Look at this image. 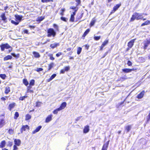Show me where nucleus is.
<instances>
[{"instance_id": "obj_35", "label": "nucleus", "mask_w": 150, "mask_h": 150, "mask_svg": "<svg viewBox=\"0 0 150 150\" xmlns=\"http://www.w3.org/2000/svg\"><path fill=\"white\" fill-rule=\"evenodd\" d=\"M11 54L16 58H18L20 57V54L19 53H18L17 54H15L14 53H11Z\"/></svg>"}, {"instance_id": "obj_33", "label": "nucleus", "mask_w": 150, "mask_h": 150, "mask_svg": "<svg viewBox=\"0 0 150 150\" xmlns=\"http://www.w3.org/2000/svg\"><path fill=\"white\" fill-rule=\"evenodd\" d=\"M31 118V116L29 114H27L25 116V120H30Z\"/></svg>"}, {"instance_id": "obj_24", "label": "nucleus", "mask_w": 150, "mask_h": 150, "mask_svg": "<svg viewBox=\"0 0 150 150\" xmlns=\"http://www.w3.org/2000/svg\"><path fill=\"white\" fill-rule=\"evenodd\" d=\"M54 64L53 62H51L48 65V68L47 71H49L54 66Z\"/></svg>"}, {"instance_id": "obj_3", "label": "nucleus", "mask_w": 150, "mask_h": 150, "mask_svg": "<svg viewBox=\"0 0 150 150\" xmlns=\"http://www.w3.org/2000/svg\"><path fill=\"white\" fill-rule=\"evenodd\" d=\"M47 36L48 37L52 36L54 37L56 35V33L54 29L52 28H49L47 30Z\"/></svg>"}, {"instance_id": "obj_58", "label": "nucleus", "mask_w": 150, "mask_h": 150, "mask_svg": "<svg viewBox=\"0 0 150 150\" xmlns=\"http://www.w3.org/2000/svg\"><path fill=\"white\" fill-rule=\"evenodd\" d=\"M127 64L129 66H131L132 65V62L129 60L128 61Z\"/></svg>"}, {"instance_id": "obj_55", "label": "nucleus", "mask_w": 150, "mask_h": 150, "mask_svg": "<svg viewBox=\"0 0 150 150\" xmlns=\"http://www.w3.org/2000/svg\"><path fill=\"white\" fill-rule=\"evenodd\" d=\"M43 69L41 68H37L35 71L38 72H39L40 71H42L43 70Z\"/></svg>"}, {"instance_id": "obj_1", "label": "nucleus", "mask_w": 150, "mask_h": 150, "mask_svg": "<svg viewBox=\"0 0 150 150\" xmlns=\"http://www.w3.org/2000/svg\"><path fill=\"white\" fill-rule=\"evenodd\" d=\"M142 15L137 12L134 13L132 15L129 21L130 22L133 21L135 20H142L144 21L146 20V18H143Z\"/></svg>"}, {"instance_id": "obj_17", "label": "nucleus", "mask_w": 150, "mask_h": 150, "mask_svg": "<svg viewBox=\"0 0 150 150\" xmlns=\"http://www.w3.org/2000/svg\"><path fill=\"white\" fill-rule=\"evenodd\" d=\"M89 126L88 125L85 126L83 129V132L84 133H86L89 131Z\"/></svg>"}, {"instance_id": "obj_29", "label": "nucleus", "mask_w": 150, "mask_h": 150, "mask_svg": "<svg viewBox=\"0 0 150 150\" xmlns=\"http://www.w3.org/2000/svg\"><path fill=\"white\" fill-rule=\"evenodd\" d=\"M12 59V57L10 55H8L5 57L4 58V61L7 60L9 59Z\"/></svg>"}, {"instance_id": "obj_22", "label": "nucleus", "mask_w": 150, "mask_h": 150, "mask_svg": "<svg viewBox=\"0 0 150 150\" xmlns=\"http://www.w3.org/2000/svg\"><path fill=\"white\" fill-rule=\"evenodd\" d=\"M90 31V29L88 28L84 32L83 34L82 35V37L83 38H85V36Z\"/></svg>"}, {"instance_id": "obj_37", "label": "nucleus", "mask_w": 150, "mask_h": 150, "mask_svg": "<svg viewBox=\"0 0 150 150\" xmlns=\"http://www.w3.org/2000/svg\"><path fill=\"white\" fill-rule=\"evenodd\" d=\"M19 116V114L18 112H16L14 115V116L13 117L14 119L16 120L17 119L18 117Z\"/></svg>"}, {"instance_id": "obj_36", "label": "nucleus", "mask_w": 150, "mask_h": 150, "mask_svg": "<svg viewBox=\"0 0 150 150\" xmlns=\"http://www.w3.org/2000/svg\"><path fill=\"white\" fill-rule=\"evenodd\" d=\"M42 104V102H40L39 101H37L36 103L35 107H40L41 106V105Z\"/></svg>"}, {"instance_id": "obj_27", "label": "nucleus", "mask_w": 150, "mask_h": 150, "mask_svg": "<svg viewBox=\"0 0 150 150\" xmlns=\"http://www.w3.org/2000/svg\"><path fill=\"white\" fill-rule=\"evenodd\" d=\"M131 125H128L125 127V130L127 132H128L129 131L131 128Z\"/></svg>"}, {"instance_id": "obj_21", "label": "nucleus", "mask_w": 150, "mask_h": 150, "mask_svg": "<svg viewBox=\"0 0 150 150\" xmlns=\"http://www.w3.org/2000/svg\"><path fill=\"white\" fill-rule=\"evenodd\" d=\"M56 75H57L56 74H53L49 79L47 80V82H50L54 78L56 77Z\"/></svg>"}, {"instance_id": "obj_16", "label": "nucleus", "mask_w": 150, "mask_h": 150, "mask_svg": "<svg viewBox=\"0 0 150 150\" xmlns=\"http://www.w3.org/2000/svg\"><path fill=\"white\" fill-rule=\"evenodd\" d=\"M59 45V43H55L53 44H51L50 45V47L52 49H54L56 48Z\"/></svg>"}, {"instance_id": "obj_43", "label": "nucleus", "mask_w": 150, "mask_h": 150, "mask_svg": "<svg viewBox=\"0 0 150 150\" xmlns=\"http://www.w3.org/2000/svg\"><path fill=\"white\" fill-rule=\"evenodd\" d=\"M74 16L71 15L70 16V17L69 19V21L70 22H73L74 21Z\"/></svg>"}, {"instance_id": "obj_5", "label": "nucleus", "mask_w": 150, "mask_h": 150, "mask_svg": "<svg viewBox=\"0 0 150 150\" xmlns=\"http://www.w3.org/2000/svg\"><path fill=\"white\" fill-rule=\"evenodd\" d=\"M121 4L120 3L114 6L113 8L112 9L110 12V14H112L114 13L118 8L120 6Z\"/></svg>"}, {"instance_id": "obj_39", "label": "nucleus", "mask_w": 150, "mask_h": 150, "mask_svg": "<svg viewBox=\"0 0 150 150\" xmlns=\"http://www.w3.org/2000/svg\"><path fill=\"white\" fill-rule=\"evenodd\" d=\"M60 109L59 108H57L53 111L52 112L54 114H57L58 112L60 111Z\"/></svg>"}, {"instance_id": "obj_11", "label": "nucleus", "mask_w": 150, "mask_h": 150, "mask_svg": "<svg viewBox=\"0 0 150 150\" xmlns=\"http://www.w3.org/2000/svg\"><path fill=\"white\" fill-rule=\"evenodd\" d=\"M136 39H134L131 40L130 41L128 42L127 44V46L129 48H132L134 45V43Z\"/></svg>"}, {"instance_id": "obj_15", "label": "nucleus", "mask_w": 150, "mask_h": 150, "mask_svg": "<svg viewBox=\"0 0 150 150\" xmlns=\"http://www.w3.org/2000/svg\"><path fill=\"white\" fill-rule=\"evenodd\" d=\"M67 103L66 102H63L60 105V107L59 108L61 110L64 109L67 105Z\"/></svg>"}, {"instance_id": "obj_48", "label": "nucleus", "mask_w": 150, "mask_h": 150, "mask_svg": "<svg viewBox=\"0 0 150 150\" xmlns=\"http://www.w3.org/2000/svg\"><path fill=\"white\" fill-rule=\"evenodd\" d=\"M27 97V96H21L19 98V100H23L25 99Z\"/></svg>"}, {"instance_id": "obj_50", "label": "nucleus", "mask_w": 150, "mask_h": 150, "mask_svg": "<svg viewBox=\"0 0 150 150\" xmlns=\"http://www.w3.org/2000/svg\"><path fill=\"white\" fill-rule=\"evenodd\" d=\"M42 3H47L49 2H53V0H41Z\"/></svg>"}, {"instance_id": "obj_52", "label": "nucleus", "mask_w": 150, "mask_h": 150, "mask_svg": "<svg viewBox=\"0 0 150 150\" xmlns=\"http://www.w3.org/2000/svg\"><path fill=\"white\" fill-rule=\"evenodd\" d=\"M65 71H67L69 70L70 67L69 66H66L64 67V69Z\"/></svg>"}, {"instance_id": "obj_51", "label": "nucleus", "mask_w": 150, "mask_h": 150, "mask_svg": "<svg viewBox=\"0 0 150 150\" xmlns=\"http://www.w3.org/2000/svg\"><path fill=\"white\" fill-rule=\"evenodd\" d=\"M53 27L56 29L57 31L59 30V28L58 26L55 24H54L53 25Z\"/></svg>"}, {"instance_id": "obj_60", "label": "nucleus", "mask_w": 150, "mask_h": 150, "mask_svg": "<svg viewBox=\"0 0 150 150\" xmlns=\"http://www.w3.org/2000/svg\"><path fill=\"white\" fill-rule=\"evenodd\" d=\"M62 54V53L61 52H59L56 54V56L57 57H59Z\"/></svg>"}, {"instance_id": "obj_62", "label": "nucleus", "mask_w": 150, "mask_h": 150, "mask_svg": "<svg viewBox=\"0 0 150 150\" xmlns=\"http://www.w3.org/2000/svg\"><path fill=\"white\" fill-rule=\"evenodd\" d=\"M18 149V148L17 146V145H14L13 146V150H17Z\"/></svg>"}, {"instance_id": "obj_2", "label": "nucleus", "mask_w": 150, "mask_h": 150, "mask_svg": "<svg viewBox=\"0 0 150 150\" xmlns=\"http://www.w3.org/2000/svg\"><path fill=\"white\" fill-rule=\"evenodd\" d=\"M14 16L15 18L16 21L13 20H11V22L13 24L17 25L20 22H21L23 17L22 15H19L18 14L15 15Z\"/></svg>"}, {"instance_id": "obj_63", "label": "nucleus", "mask_w": 150, "mask_h": 150, "mask_svg": "<svg viewBox=\"0 0 150 150\" xmlns=\"http://www.w3.org/2000/svg\"><path fill=\"white\" fill-rule=\"evenodd\" d=\"M7 96H5V97H3L1 98V99L2 100L4 101L6 100V98H7Z\"/></svg>"}, {"instance_id": "obj_46", "label": "nucleus", "mask_w": 150, "mask_h": 150, "mask_svg": "<svg viewBox=\"0 0 150 150\" xmlns=\"http://www.w3.org/2000/svg\"><path fill=\"white\" fill-rule=\"evenodd\" d=\"M70 9H73L74 11H77L78 10V8L76 6H72L70 7Z\"/></svg>"}, {"instance_id": "obj_40", "label": "nucleus", "mask_w": 150, "mask_h": 150, "mask_svg": "<svg viewBox=\"0 0 150 150\" xmlns=\"http://www.w3.org/2000/svg\"><path fill=\"white\" fill-rule=\"evenodd\" d=\"M60 19L62 21H64L65 22H67L68 19V18L63 16H62L60 17Z\"/></svg>"}, {"instance_id": "obj_54", "label": "nucleus", "mask_w": 150, "mask_h": 150, "mask_svg": "<svg viewBox=\"0 0 150 150\" xmlns=\"http://www.w3.org/2000/svg\"><path fill=\"white\" fill-rule=\"evenodd\" d=\"M76 2H77V4L76 5V6L79 5L81 3V0H75Z\"/></svg>"}, {"instance_id": "obj_28", "label": "nucleus", "mask_w": 150, "mask_h": 150, "mask_svg": "<svg viewBox=\"0 0 150 150\" xmlns=\"http://www.w3.org/2000/svg\"><path fill=\"white\" fill-rule=\"evenodd\" d=\"M23 82L26 86H27L29 84L28 82L26 79H23Z\"/></svg>"}, {"instance_id": "obj_57", "label": "nucleus", "mask_w": 150, "mask_h": 150, "mask_svg": "<svg viewBox=\"0 0 150 150\" xmlns=\"http://www.w3.org/2000/svg\"><path fill=\"white\" fill-rule=\"evenodd\" d=\"M31 88H29V87H27V92H28L33 93V90H30V89Z\"/></svg>"}, {"instance_id": "obj_14", "label": "nucleus", "mask_w": 150, "mask_h": 150, "mask_svg": "<svg viewBox=\"0 0 150 150\" xmlns=\"http://www.w3.org/2000/svg\"><path fill=\"white\" fill-rule=\"evenodd\" d=\"M52 114L48 115L46 118L45 122L48 123L52 120Z\"/></svg>"}, {"instance_id": "obj_25", "label": "nucleus", "mask_w": 150, "mask_h": 150, "mask_svg": "<svg viewBox=\"0 0 150 150\" xmlns=\"http://www.w3.org/2000/svg\"><path fill=\"white\" fill-rule=\"evenodd\" d=\"M33 54L34 55L35 57L36 58H39L40 56L39 53L36 52H33Z\"/></svg>"}, {"instance_id": "obj_6", "label": "nucleus", "mask_w": 150, "mask_h": 150, "mask_svg": "<svg viewBox=\"0 0 150 150\" xmlns=\"http://www.w3.org/2000/svg\"><path fill=\"white\" fill-rule=\"evenodd\" d=\"M137 70L136 68H134L131 69L125 68L122 69V71L125 73H128L131 72L132 71H135Z\"/></svg>"}, {"instance_id": "obj_23", "label": "nucleus", "mask_w": 150, "mask_h": 150, "mask_svg": "<svg viewBox=\"0 0 150 150\" xmlns=\"http://www.w3.org/2000/svg\"><path fill=\"white\" fill-rule=\"evenodd\" d=\"M96 19H95V18H93L91 21L90 23V27H91L93 26L94 24L96 22Z\"/></svg>"}, {"instance_id": "obj_30", "label": "nucleus", "mask_w": 150, "mask_h": 150, "mask_svg": "<svg viewBox=\"0 0 150 150\" xmlns=\"http://www.w3.org/2000/svg\"><path fill=\"white\" fill-rule=\"evenodd\" d=\"M10 91V87H6L5 88L4 93L5 94H7L9 93Z\"/></svg>"}, {"instance_id": "obj_4", "label": "nucleus", "mask_w": 150, "mask_h": 150, "mask_svg": "<svg viewBox=\"0 0 150 150\" xmlns=\"http://www.w3.org/2000/svg\"><path fill=\"white\" fill-rule=\"evenodd\" d=\"M0 47L1 48V50L2 51H4L5 49H7L10 48H11V49L9 50V52H10L12 50V47L7 43L1 44L0 45Z\"/></svg>"}, {"instance_id": "obj_12", "label": "nucleus", "mask_w": 150, "mask_h": 150, "mask_svg": "<svg viewBox=\"0 0 150 150\" xmlns=\"http://www.w3.org/2000/svg\"><path fill=\"white\" fill-rule=\"evenodd\" d=\"M110 141L109 140L104 143L102 146L101 150H107L108 146Z\"/></svg>"}, {"instance_id": "obj_31", "label": "nucleus", "mask_w": 150, "mask_h": 150, "mask_svg": "<svg viewBox=\"0 0 150 150\" xmlns=\"http://www.w3.org/2000/svg\"><path fill=\"white\" fill-rule=\"evenodd\" d=\"M150 24V21L147 20L145 21L144 23H142L141 25V26H143L144 25H147Z\"/></svg>"}, {"instance_id": "obj_64", "label": "nucleus", "mask_w": 150, "mask_h": 150, "mask_svg": "<svg viewBox=\"0 0 150 150\" xmlns=\"http://www.w3.org/2000/svg\"><path fill=\"white\" fill-rule=\"evenodd\" d=\"M85 48L88 50L89 49V46L88 45H84Z\"/></svg>"}, {"instance_id": "obj_59", "label": "nucleus", "mask_w": 150, "mask_h": 150, "mask_svg": "<svg viewBox=\"0 0 150 150\" xmlns=\"http://www.w3.org/2000/svg\"><path fill=\"white\" fill-rule=\"evenodd\" d=\"M13 145V142H8V146H9L10 147H11Z\"/></svg>"}, {"instance_id": "obj_41", "label": "nucleus", "mask_w": 150, "mask_h": 150, "mask_svg": "<svg viewBox=\"0 0 150 150\" xmlns=\"http://www.w3.org/2000/svg\"><path fill=\"white\" fill-rule=\"evenodd\" d=\"M48 56L49 57L50 59L51 60H54L55 59L53 57V54H48Z\"/></svg>"}, {"instance_id": "obj_42", "label": "nucleus", "mask_w": 150, "mask_h": 150, "mask_svg": "<svg viewBox=\"0 0 150 150\" xmlns=\"http://www.w3.org/2000/svg\"><path fill=\"white\" fill-rule=\"evenodd\" d=\"M82 48L80 47H79L77 49V54H79L81 51Z\"/></svg>"}, {"instance_id": "obj_9", "label": "nucleus", "mask_w": 150, "mask_h": 150, "mask_svg": "<svg viewBox=\"0 0 150 150\" xmlns=\"http://www.w3.org/2000/svg\"><path fill=\"white\" fill-rule=\"evenodd\" d=\"M16 105V104L15 103L12 102L9 104L8 109L9 111H11L12 109L15 107Z\"/></svg>"}, {"instance_id": "obj_19", "label": "nucleus", "mask_w": 150, "mask_h": 150, "mask_svg": "<svg viewBox=\"0 0 150 150\" xmlns=\"http://www.w3.org/2000/svg\"><path fill=\"white\" fill-rule=\"evenodd\" d=\"M35 83V81L34 79L31 80L30 81L29 85L28 87H29L30 88H32V86L34 85Z\"/></svg>"}, {"instance_id": "obj_53", "label": "nucleus", "mask_w": 150, "mask_h": 150, "mask_svg": "<svg viewBox=\"0 0 150 150\" xmlns=\"http://www.w3.org/2000/svg\"><path fill=\"white\" fill-rule=\"evenodd\" d=\"M146 121L147 122L150 121V112L146 117Z\"/></svg>"}, {"instance_id": "obj_34", "label": "nucleus", "mask_w": 150, "mask_h": 150, "mask_svg": "<svg viewBox=\"0 0 150 150\" xmlns=\"http://www.w3.org/2000/svg\"><path fill=\"white\" fill-rule=\"evenodd\" d=\"M44 19V18L42 16L39 17L37 18L36 21H37L40 22L42 21Z\"/></svg>"}, {"instance_id": "obj_32", "label": "nucleus", "mask_w": 150, "mask_h": 150, "mask_svg": "<svg viewBox=\"0 0 150 150\" xmlns=\"http://www.w3.org/2000/svg\"><path fill=\"white\" fill-rule=\"evenodd\" d=\"M65 11V9L64 8H62L60 10V12L59 14L62 16H63L64 15V12Z\"/></svg>"}, {"instance_id": "obj_56", "label": "nucleus", "mask_w": 150, "mask_h": 150, "mask_svg": "<svg viewBox=\"0 0 150 150\" xmlns=\"http://www.w3.org/2000/svg\"><path fill=\"white\" fill-rule=\"evenodd\" d=\"M22 33H23L24 34H29V33H28V30H27V29H24L23 30V31L22 32Z\"/></svg>"}, {"instance_id": "obj_61", "label": "nucleus", "mask_w": 150, "mask_h": 150, "mask_svg": "<svg viewBox=\"0 0 150 150\" xmlns=\"http://www.w3.org/2000/svg\"><path fill=\"white\" fill-rule=\"evenodd\" d=\"M65 71L64 70V69H62L60 70V73L61 74H63L64 73V72H65Z\"/></svg>"}, {"instance_id": "obj_47", "label": "nucleus", "mask_w": 150, "mask_h": 150, "mask_svg": "<svg viewBox=\"0 0 150 150\" xmlns=\"http://www.w3.org/2000/svg\"><path fill=\"white\" fill-rule=\"evenodd\" d=\"M101 38L100 36H94L93 37V38L94 40L97 41L99 40Z\"/></svg>"}, {"instance_id": "obj_49", "label": "nucleus", "mask_w": 150, "mask_h": 150, "mask_svg": "<svg viewBox=\"0 0 150 150\" xmlns=\"http://www.w3.org/2000/svg\"><path fill=\"white\" fill-rule=\"evenodd\" d=\"M14 131L13 130L11 129H9L8 131V133L10 134H11L13 133Z\"/></svg>"}, {"instance_id": "obj_45", "label": "nucleus", "mask_w": 150, "mask_h": 150, "mask_svg": "<svg viewBox=\"0 0 150 150\" xmlns=\"http://www.w3.org/2000/svg\"><path fill=\"white\" fill-rule=\"evenodd\" d=\"M0 77L3 79H5L6 77V75L5 74H0Z\"/></svg>"}, {"instance_id": "obj_44", "label": "nucleus", "mask_w": 150, "mask_h": 150, "mask_svg": "<svg viewBox=\"0 0 150 150\" xmlns=\"http://www.w3.org/2000/svg\"><path fill=\"white\" fill-rule=\"evenodd\" d=\"M108 42V39L105 40V41L103 42V43L102 44V45H103L104 46H105V45H106Z\"/></svg>"}, {"instance_id": "obj_8", "label": "nucleus", "mask_w": 150, "mask_h": 150, "mask_svg": "<svg viewBox=\"0 0 150 150\" xmlns=\"http://www.w3.org/2000/svg\"><path fill=\"white\" fill-rule=\"evenodd\" d=\"M0 17L1 18V20L3 21L4 23H6L7 22V18L6 16L5 13H2L0 15Z\"/></svg>"}, {"instance_id": "obj_7", "label": "nucleus", "mask_w": 150, "mask_h": 150, "mask_svg": "<svg viewBox=\"0 0 150 150\" xmlns=\"http://www.w3.org/2000/svg\"><path fill=\"white\" fill-rule=\"evenodd\" d=\"M29 129L30 127L28 125H23L20 129L21 133H22L23 131H25L26 130H29Z\"/></svg>"}, {"instance_id": "obj_10", "label": "nucleus", "mask_w": 150, "mask_h": 150, "mask_svg": "<svg viewBox=\"0 0 150 150\" xmlns=\"http://www.w3.org/2000/svg\"><path fill=\"white\" fill-rule=\"evenodd\" d=\"M150 44V38L149 40H146L144 42L143 49L145 50L147 49L148 45Z\"/></svg>"}, {"instance_id": "obj_13", "label": "nucleus", "mask_w": 150, "mask_h": 150, "mask_svg": "<svg viewBox=\"0 0 150 150\" xmlns=\"http://www.w3.org/2000/svg\"><path fill=\"white\" fill-rule=\"evenodd\" d=\"M145 91L144 90L142 91L137 96V98L139 99L142 98L144 96L145 94Z\"/></svg>"}, {"instance_id": "obj_20", "label": "nucleus", "mask_w": 150, "mask_h": 150, "mask_svg": "<svg viewBox=\"0 0 150 150\" xmlns=\"http://www.w3.org/2000/svg\"><path fill=\"white\" fill-rule=\"evenodd\" d=\"M14 142L15 145L17 146H20L21 144V141L19 139H15L14 140Z\"/></svg>"}, {"instance_id": "obj_18", "label": "nucleus", "mask_w": 150, "mask_h": 150, "mask_svg": "<svg viewBox=\"0 0 150 150\" xmlns=\"http://www.w3.org/2000/svg\"><path fill=\"white\" fill-rule=\"evenodd\" d=\"M42 126L41 125L39 126L35 129V130L32 131V134H34L38 132L40 130Z\"/></svg>"}, {"instance_id": "obj_26", "label": "nucleus", "mask_w": 150, "mask_h": 150, "mask_svg": "<svg viewBox=\"0 0 150 150\" xmlns=\"http://www.w3.org/2000/svg\"><path fill=\"white\" fill-rule=\"evenodd\" d=\"M6 145V141L5 140H3L1 142L0 144V148H3L5 147Z\"/></svg>"}, {"instance_id": "obj_38", "label": "nucleus", "mask_w": 150, "mask_h": 150, "mask_svg": "<svg viewBox=\"0 0 150 150\" xmlns=\"http://www.w3.org/2000/svg\"><path fill=\"white\" fill-rule=\"evenodd\" d=\"M4 123V121L3 119H1L0 120V128L3 126Z\"/></svg>"}]
</instances>
